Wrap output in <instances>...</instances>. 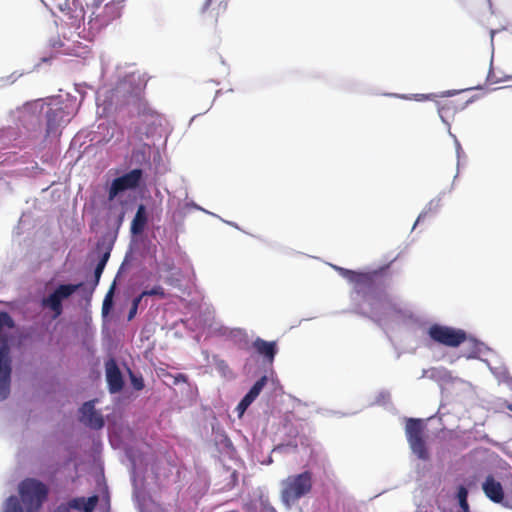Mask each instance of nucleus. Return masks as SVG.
Returning <instances> with one entry per match:
<instances>
[{"instance_id": "e433bc0d", "label": "nucleus", "mask_w": 512, "mask_h": 512, "mask_svg": "<svg viewBox=\"0 0 512 512\" xmlns=\"http://www.w3.org/2000/svg\"><path fill=\"white\" fill-rule=\"evenodd\" d=\"M427 215V212H423L419 215L418 219H417V222H419L421 219H423L425 216Z\"/></svg>"}, {"instance_id": "473e14b6", "label": "nucleus", "mask_w": 512, "mask_h": 512, "mask_svg": "<svg viewBox=\"0 0 512 512\" xmlns=\"http://www.w3.org/2000/svg\"><path fill=\"white\" fill-rule=\"evenodd\" d=\"M54 512H70L69 507L66 505H60L56 508Z\"/></svg>"}, {"instance_id": "58836bf2", "label": "nucleus", "mask_w": 512, "mask_h": 512, "mask_svg": "<svg viewBox=\"0 0 512 512\" xmlns=\"http://www.w3.org/2000/svg\"><path fill=\"white\" fill-rule=\"evenodd\" d=\"M506 408L510 411H512V404L511 403H507L506 404Z\"/></svg>"}, {"instance_id": "20e7f679", "label": "nucleus", "mask_w": 512, "mask_h": 512, "mask_svg": "<svg viewBox=\"0 0 512 512\" xmlns=\"http://www.w3.org/2000/svg\"><path fill=\"white\" fill-rule=\"evenodd\" d=\"M425 424L421 419L408 418L405 425V434L409 446L414 454L421 460L429 459V452L424 438Z\"/></svg>"}, {"instance_id": "4be33fe9", "label": "nucleus", "mask_w": 512, "mask_h": 512, "mask_svg": "<svg viewBox=\"0 0 512 512\" xmlns=\"http://www.w3.org/2000/svg\"><path fill=\"white\" fill-rule=\"evenodd\" d=\"M114 289H115V282L112 284V286L110 287L109 291L107 292V294L105 295V298L103 300V305H102L103 315L108 314V312L110 311V309L112 307V298H113V294H114Z\"/></svg>"}, {"instance_id": "412c9836", "label": "nucleus", "mask_w": 512, "mask_h": 512, "mask_svg": "<svg viewBox=\"0 0 512 512\" xmlns=\"http://www.w3.org/2000/svg\"><path fill=\"white\" fill-rule=\"evenodd\" d=\"M267 378L266 376H262L260 379H258L254 385L249 390L248 394L252 396L254 399L258 397L264 386L266 385Z\"/></svg>"}, {"instance_id": "c756f323", "label": "nucleus", "mask_w": 512, "mask_h": 512, "mask_svg": "<svg viewBox=\"0 0 512 512\" xmlns=\"http://www.w3.org/2000/svg\"><path fill=\"white\" fill-rule=\"evenodd\" d=\"M255 399L250 396L248 393L242 398V402H244L246 405H248V407L251 405V403L254 401Z\"/></svg>"}, {"instance_id": "aec40b11", "label": "nucleus", "mask_w": 512, "mask_h": 512, "mask_svg": "<svg viewBox=\"0 0 512 512\" xmlns=\"http://www.w3.org/2000/svg\"><path fill=\"white\" fill-rule=\"evenodd\" d=\"M467 497L468 490L464 486H459L457 491V499L463 512H470Z\"/></svg>"}, {"instance_id": "cd10ccee", "label": "nucleus", "mask_w": 512, "mask_h": 512, "mask_svg": "<svg viewBox=\"0 0 512 512\" xmlns=\"http://www.w3.org/2000/svg\"><path fill=\"white\" fill-rule=\"evenodd\" d=\"M82 502H84V498H75L69 502V505L67 507H69V509L73 508V509L82 510V506H83Z\"/></svg>"}, {"instance_id": "7ed1b4c3", "label": "nucleus", "mask_w": 512, "mask_h": 512, "mask_svg": "<svg viewBox=\"0 0 512 512\" xmlns=\"http://www.w3.org/2000/svg\"><path fill=\"white\" fill-rule=\"evenodd\" d=\"M19 493L28 512H36L47 499L48 488L41 481L27 478L19 485Z\"/></svg>"}, {"instance_id": "9d476101", "label": "nucleus", "mask_w": 512, "mask_h": 512, "mask_svg": "<svg viewBox=\"0 0 512 512\" xmlns=\"http://www.w3.org/2000/svg\"><path fill=\"white\" fill-rule=\"evenodd\" d=\"M11 380V358L9 345H0V400L8 397Z\"/></svg>"}, {"instance_id": "b1692460", "label": "nucleus", "mask_w": 512, "mask_h": 512, "mask_svg": "<svg viewBox=\"0 0 512 512\" xmlns=\"http://www.w3.org/2000/svg\"><path fill=\"white\" fill-rule=\"evenodd\" d=\"M98 500H99V498L97 495H93V496L89 497L88 499L84 498V502H82L83 503V506H82L83 512H93L98 503Z\"/></svg>"}, {"instance_id": "c85d7f7f", "label": "nucleus", "mask_w": 512, "mask_h": 512, "mask_svg": "<svg viewBox=\"0 0 512 512\" xmlns=\"http://www.w3.org/2000/svg\"><path fill=\"white\" fill-rule=\"evenodd\" d=\"M248 408V405H246L244 402L240 401V403L237 406V411L239 415L241 416Z\"/></svg>"}, {"instance_id": "f257e3e1", "label": "nucleus", "mask_w": 512, "mask_h": 512, "mask_svg": "<svg viewBox=\"0 0 512 512\" xmlns=\"http://www.w3.org/2000/svg\"><path fill=\"white\" fill-rule=\"evenodd\" d=\"M341 274L353 284L354 293L369 306L373 319L379 322L385 314L384 311L391 308V301L378 282V273L341 269Z\"/></svg>"}, {"instance_id": "72a5a7b5", "label": "nucleus", "mask_w": 512, "mask_h": 512, "mask_svg": "<svg viewBox=\"0 0 512 512\" xmlns=\"http://www.w3.org/2000/svg\"><path fill=\"white\" fill-rule=\"evenodd\" d=\"M439 205H440V200H439V199H437V200H432V201H430V203H429V210H431V209H432V207L437 208V207H439Z\"/></svg>"}, {"instance_id": "c9c22d12", "label": "nucleus", "mask_w": 512, "mask_h": 512, "mask_svg": "<svg viewBox=\"0 0 512 512\" xmlns=\"http://www.w3.org/2000/svg\"><path fill=\"white\" fill-rule=\"evenodd\" d=\"M186 380H187L186 375L181 374V373L178 374L177 377H176V381H183V382H185Z\"/></svg>"}, {"instance_id": "4c0bfd02", "label": "nucleus", "mask_w": 512, "mask_h": 512, "mask_svg": "<svg viewBox=\"0 0 512 512\" xmlns=\"http://www.w3.org/2000/svg\"><path fill=\"white\" fill-rule=\"evenodd\" d=\"M166 283L170 284V285H173L174 281L172 278H167L166 279Z\"/></svg>"}, {"instance_id": "6ab92c4d", "label": "nucleus", "mask_w": 512, "mask_h": 512, "mask_svg": "<svg viewBox=\"0 0 512 512\" xmlns=\"http://www.w3.org/2000/svg\"><path fill=\"white\" fill-rule=\"evenodd\" d=\"M110 252H111V246H108L105 250V252L102 254L99 262L97 263L96 267H95V270H94V283H93V286L92 288L90 289L89 291V296L88 298L90 299L92 294H93V291L94 289L96 288V286L99 284V281H100V277L103 273V270L109 260V257H110Z\"/></svg>"}, {"instance_id": "f8f14e48", "label": "nucleus", "mask_w": 512, "mask_h": 512, "mask_svg": "<svg viewBox=\"0 0 512 512\" xmlns=\"http://www.w3.org/2000/svg\"><path fill=\"white\" fill-rule=\"evenodd\" d=\"M106 381L111 394L119 393L124 387L123 375L114 358L105 362Z\"/></svg>"}, {"instance_id": "f3484780", "label": "nucleus", "mask_w": 512, "mask_h": 512, "mask_svg": "<svg viewBox=\"0 0 512 512\" xmlns=\"http://www.w3.org/2000/svg\"><path fill=\"white\" fill-rule=\"evenodd\" d=\"M147 224L146 208L143 204L139 205L136 214L131 223V232L134 235L141 234Z\"/></svg>"}, {"instance_id": "7c9ffc66", "label": "nucleus", "mask_w": 512, "mask_h": 512, "mask_svg": "<svg viewBox=\"0 0 512 512\" xmlns=\"http://www.w3.org/2000/svg\"><path fill=\"white\" fill-rule=\"evenodd\" d=\"M106 0H93L91 4V8H100V6L105 2Z\"/></svg>"}, {"instance_id": "2eb2a0df", "label": "nucleus", "mask_w": 512, "mask_h": 512, "mask_svg": "<svg viewBox=\"0 0 512 512\" xmlns=\"http://www.w3.org/2000/svg\"><path fill=\"white\" fill-rule=\"evenodd\" d=\"M482 490L485 496L494 503L505 504L504 489L502 484L497 481L492 475L486 477L482 484Z\"/></svg>"}, {"instance_id": "393cba45", "label": "nucleus", "mask_w": 512, "mask_h": 512, "mask_svg": "<svg viewBox=\"0 0 512 512\" xmlns=\"http://www.w3.org/2000/svg\"><path fill=\"white\" fill-rule=\"evenodd\" d=\"M140 295L142 297H145V296H158L159 298L166 297L164 289L159 285L154 286L150 290H144Z\"/></svg>"}, {"instance_id": "2f4dec72", "label": "nucleus", "mask_w": 512, "mask_h": 512, "mask_svg": "<svg viewBox=\"0 0 512 512\" xmlns=\"http://www.w3.org/2000/svg\"><path fill=\"white\" fill-rule=\"evenodd\" d=\"M261 512H277L276 509L271 505H265Z\"/></svg>"}, {"instance_id": "5701e85b", "label": "nucleus", "mask_w": 512, "mask_h": 512, "mask_svg": "<svg viewBox=\"0 0 512 512\" xmlns=\"http://www.w3.org/2000/svg\"><path fill=\"white\" fill-rule=\"evenodd\" d=\"M6 512H24L17 497L11 496L8 498Z\"/></svg>"}, {"instance_id": "bb28decb", "label": "nucleus", "mask_w": 512, "mask_h": 512, "mask_svg": "<svg viewBox=\"0 0 512 512\" xmlns=\"http://www.w3.org/2000/svg\"><path fill=\"white\" fill-rule=\"evenodd\" d=\"M142 298L143 297L141 295H139L133 299L132 305H131L129 313H128V320H132L135 317V315L137 314V310L141 303Z\"/></svg>"}, {"instance_id": "9b49d317", "label": "nucleus", "mask_w": 512, "mask_h": 512, "mask_svg": "<svg viewBox=\"0 0 512 512\" xmlns=\"http://www.w3.org/2000/svg\"><path fill=\"white\" fill-rule=\"evenodd\" d=\"M130 84V79H125L121 81L116 86L115 92L118 94H124L125 92H129V96L126 102L130 103V99H132L133 103L137 104V110L139 114L152 116L155 112L151 107H149L147 101L143 97H141V88L134 89L130 92L128 89Z\"/></svg>"}, {"instance_id": "dca6fc26", "label": "nucleus", "mask_w": 512, "mask_h": 512, "mask_svg": "<svg viewBox=\"0 0 512 512\" xmlns=\"http://www.w3.org/2000/svg\"><path fill=\"white\" fill-rule=\"evenodd\" d=\"M256 352L266 358L269 362H273L277 353V344L275 341H266L262 338H256L252 344Z\"/></svg>"}, {"instance_id": "423d86ee", "label": "nucleus", "mask_w": 512, "mask_h": 512, "mask_svg": "<svg viewBox=\"0 0 512 512\" xmlns=\"http://www.w3.org/2000/svg\"><path fill=\"white\" fill-rule=\"evenodd\" d=\"M83 286L79 284H61L48 297L44 298L42 304L44 307L54 312V317H58L63 312L62 301L69 298L74 292Z\"/></svg>"}, {"instance_id": "0eeeda50", "label": "nucleus", "mask_w": 512, "mask_h": 512, "mask_svg": "<svg viewBox=\"0 0 512 512\" xmlns=\"http://www.w3.org/2000/svg\"><path fill=\"white\" fill-rule=\"evenodd\" d=\"M143 177V171L139 168L133 169L124 175L115 178L108 191V198L113 200L118 194L139 186Z\"/></svg>"}, {"instance_id": "a211bd4d", "label": "nucleus", "mask_w": 512, "mask_h": 512, "mask_svg": "<svg viewBox=\"0 0 512 512\" xmlns=\"http://www.w3.org/2000/svg\"><path fill=\"white\" fill-rule=\"evenodd\" d=\"M15 327V321L8 312H0V343L1 345H8V336L6 331L11 330Z\"/></svg>"}, {"instance_id": "a878e982", "label": "nucleus", "mask_w": 512, "mask_h": 512, "mask_svg": "<svg viewBox=\"0 0 512 512\" xmlns=\"http://www.w3.org/2000/svg\"><path fill=\"white\" fill-rule=\"evenodd\" d=\"M129 375L131 384L135 390L140 391L145 387L144 380L141 375H135L131 371H129Z\"/></svg>"}, {"instance_id": "6e6552de", "label": "nucleus", "mask_w": 512, "mask_h": 512, "mask_svg": "<svg viewBox=\"0 0 512 512\" xmlns=\"http://www.w3.org/2000/svg\"><path fill=\"white\" fill-rule=\"evenodd\" d=\"M122 4L119 0H110L102 4L100 8L91 11V21H95L98 27L107 26L121 15Z\"/></svg>"}, {"instance_id": "f704fd0d", "label": "nucleus", "mask_w": 512, "mask_h": 512, "mask_svg": "<svg viewBox=\"0 0 512 512\" xmlns=\"http://www.w3.org/2000/svg\"><path fill=\"white\" fill-rule=\"evenodd\" d=\"M212 2H213V0H206L204 5H203L202 12H205L210 7Z\"/></svg>"}, {"instance_id": "39448f33", "label": "nucleus", "mask_w": 512, "mask_h": 512, "mask_svg": "<svg viewBox=\"0 0 512 512\" xmlns=\"http://www.w3.org/2000/svg\"><path fill=\"white\" fill-rule=\"evenodd\" d=\"M429 337L436 343L447 347H458L467 339V334L462 329L433 324L428 329Z\"/></svg>"}, {"instance_id": "ddd939ff", "label": "nucleus", "mask_w": 512, "mask_h": 512, "mask_svg": "<svg viewBox=\"0 0 512 512\" xmlns=\"http://www.w3.org/2000/svg\"><path fill=\"white\" fill-rule=\"evenodd\" d=\"M79 420L93 429H101L105 424L103 416L95 410L94 401L85 402L81 406Z\"/></svg>"}, {"instance_id": "f03ea898", "label": "nucleus", "mask_w": 512, "mask_h": 512, "mask_svg": "<svg viewBox=\"0 0 512 512\" xmlns=\"http://www.w3.org/2000/svg\"><path fill=\"white\" fill-rule=\"evenodd\" d=\"M313 480L310 471L288 476L282 482L281 499L287 506H291L312 490Z\"/></svg>"}, {"instance_id": "1a4fd4ad", "label": "nucleus", "mask_w": 512, "mask_h": 512, "mask_svg": "<svg viewBox=\"0 0 512 512\" xmlns=\"http://www.w3.org/2000/svg\"><path fill=\"white\" fill-rule=\"evenodd\" d=\"M69 114L63 107H51L46 112V133L45 138L58 139L61 136V126L69 122Z\"/></svg>"}, {"instance_id": "4468645a", "label": "nucleus", "mask_w": 512, "mask_h": 512, "mask_svg": "<svg viewBox=\"0 0 512 512\" xmlns=\"http://www.w3.org/2000/svg\"><path fill=\"white\" fill-rule=\"evenodd\" d=\"M79 420L93 429H101L105 424L103 416L95 410L94 401L85 402L81 406Z\"/></svg>"}]
</instances>
